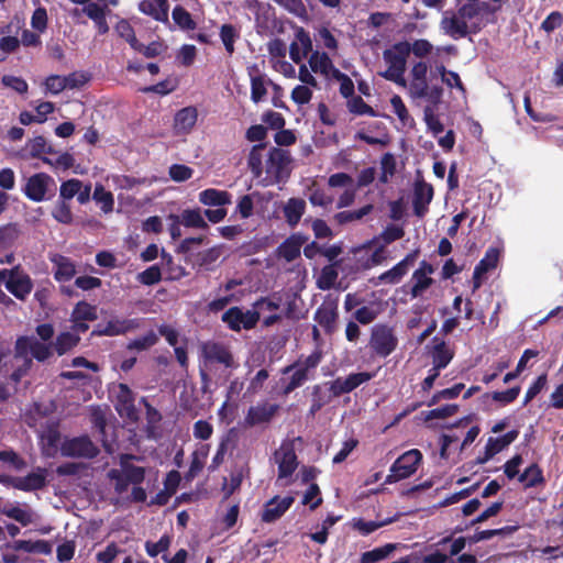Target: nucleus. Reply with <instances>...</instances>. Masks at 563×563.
I'll return each instance as SVG.
<instances>
[{
	"label": "nucleus",
	"instance_id": "1",
	"mask_svg": "<svg viewBox=\"0 0 563 563\" xmlns=\"http://www.w3.org/2000/svg\"><path fill=\"white\" fill-rule=\"evenodd\" d=\"M53 356L52 344H45L33 335H20L14 343V358H22L23 363L13 369L10 379L19 384L29 374L33 365V358L45 362Z\"/></svg>",
	"mask_w": 563,
	"mask_h": 563
},
{
	"label": "nucleus",
	"instance_id": "2",
	"mask_svg": "<svg viewBox=\"0 0 563 563\" xmlns=\"http://www.w3.org/2000/svg\"><path fill=\"white\" fill-rule=\"evenodd\" d=\"M409 55L410 43L407 41L397 42L390 48L385 49L383 58L388 64V68L380 73V76L398 86L406 87L407 81L404 75Z\"/></svg>",
	"mask_w": 563,
	"mask_h": 563
},
{
	"label": "nucleus",
	"instance_id": "3",
	"mask_svg": "<svg viewBox=\"0 0 563 563\" xmlns=\"http://www.w3.org/2000/svg\"><path fill=\"white\" fill-rule=\"evenodd\" d=\"M108 478L114 482V492L122 495L129 489L130 485H141L145 479V468L125 461H121V468H111Z\"/></svg>",
	"mask_w": 563,
	"mask_h": 563
},
{
	"label": "nucleus",
	"instance_id": "4",
	"mask_svg": "<svg viewBox=\"0 0 563 563\" xmlns=\"http://www.w3.org/2000/svg\"><path fill=\"white\" fill-rule=\"evenodd\" d=\"M421 460L422 454L417 449L405 452L391 464L390 473L386 476L385 484H394L410 477L416 473Z\"/></svg>",
	"mask_w": 563,
	"mask_h": 563
},
{
	"label": "nucleus",
	"instance_id": "5",
	"mask_svg": "<svg viewBox=\"0 0 563 563\" xmlns=\"http://www.w3.org/2000/svg\"><path fill=\"white\" fill-rule=\"evenodd\" d=\"M397 345L398 339L390 327L376 324L372 329L369 346L377 356H389L396 350Z\"/></svg>",
	"mask_w": 563,
	"mask_h": 563
},
{
	"label": "nucleus",
	"instance_id": "6",
	"mask_svg": "<svg viewBox=\"0 0 563 563\" xmlns=\"http://www.w3.org/2000/svg\"><path fill=\"white\" fill-rule=\"evenodd\" d=\"M221 320L232 331L239 332L242 329L252 330L260 321V311L247 310L243 311L240 307L229 308L221 317Z\"/></svg>",
	"mask_w": 563,
	"mask_h": 563
},
{
	"label": "nucleus",
	"instance_id": "7",
	"mask_svg": "<svg viewBox=\"0 0 563 563\" xmlns=\"http://www.w3.org/2000/svg\"><path fill=\"white\" fill-rule=\"evenodd\" d=\"M274 460L278 465V478L291 476L299 464L294 440H284L279 449L274 452Z\"/></svg>",
	"mask_w": 563,
	"mask_h": 563
},
{
	"label": "nucleus",
	"instance_id": "8",
	"mask_svg": "<svg viewBox=\"0 0 563 563\" xmlns=\"http://www.w3.org/2000/svg\"><path fill=\"white\" fill-rule=\"evenodd\" d=\"M60 453L66 457L95 459L99 449L87 435L65 440L60 445Z\"/></svg>",
	"mask_w": 563,
	"mask_h": 563
},
{
	"label": "nucleus",
	"instance_id": "9",
	"mask_svg": "<svg viewBox=\"0 0 563 563\" xmlns=\"http://www.w3.org/2000/svg\"><path fill=\"white\" fill-rule=\"evenodd\" d=\"M49 186H55L54 178L46 173H36L27 178L23 194L34 202H41L53 196H47Z\"/></svg>",
	"mask_w": 563,
	"mask_h": 563
},
{
	"label": "nucleus",
	"instance_id": "10",
	"mask_svg": "<svg viewBox=\"0 0 563 563\" xmlns=\"http://www.w3.org/2000/svg\"><path fill=\"white\" fill-rule=\"evenodd\" d=\"M374 377L373 373L358 372L351 373L345 378L336 377L335 379L328 382L324 386H329L330 393L334 398H339L344 394L352 393L362 384L369 382Z\"/></svg>",
	"mask_w": 563,
	"mask_h": 563
},
{
	"label": "nucleus",
	"instance_id": "11",
	"mask_svg": "<svg viewBox=\"0 0 563 563\" xmlns=\"http://www.w3.org/2000/svg\"><path fill=\"white\" fill-rule=\"evenodd\" d=\"M434 196V189L431 184L423 178H417L413 184L412 207L413 213L418 218H423L429 211V205Z\"/></svg>",
	"mask_w": 563,
	"mask_h": 563
},
{
	"label": "nucleus",
	"instance_id": "12",
	"mask_svg": "<svg viewBox=\"0 0 563 563\" xmlns=\"http://www.w3.org/2000/svg\"><path fill=\"white\" fill-rule=\"evenodd\" d=\"M141 325L140 319H120L112 318L104 325L98 324L92 331V335L98 336H117L122 335L133 330L139 329Z\"/></svg>",
	"mask_w": 563,
	"mask_h": 563
},
{
	"label": "nucleus",
	"instance_id": "13",
	"mask_svg": "<svg viewBox=\"0 0 563 563\" xmlns=\"http://www.w3.org/2000/svg\"><path fill=\"white\" fill-rule=\"evenodd\" d=\"M418 256V251H412L407 254L404 260L397 263L390 269L380 274L377 278H372L371 283L375 286L385 283V284H398L402 277L407 274L409 266L413 265L416 258Z\"/></svg>",
	"mask_w": 563,
	"mask_h": 563
},
{
	"label": "nucleus",
	"instance_id": "14",
	"mask_svg": "<svg viewBox=\"0 0 563 563\" xmlns=\"http://www.w3.org/2000/svg\"><path fill=\"white\" fill-rule=\"evenodd\" d=\"M15 268L16 273L5 280V288L16 299L24 301L33 290V280L21 269L20 265H16Z\"/></svg>",
	"mask_w": 563,
	"mask_h": 563
},
{
	"label": "nucleus",
	"instance_id": "15",
	"mask_svg": "<svg viewBox=\"0 0 563 563\" xmlns=\"http://www.w3.org/2000/svg\"><path fill=\"white\" fill-rule=\"evenodd\" d=\"M279 410L277 404H268L267 401L258 402L256 406H251L245 415L244 424L246 427H256L267 424Z\"/></svg>",
	"mask_w": 563,
	"mask_h": 563
},
{
	"label": "nucleus",
	"instance_id": "16",
	"mask_svg": "<svg viewBox=\"0 0 563 563\" xmlns=\"http://www.w3.org/2000/svg\"><path fill=\"white\" fill-rule=\"evenodd\" d=\"M203 357L212 363H219L229 368L238 367L228 346L220 342H207L202 345Z\"/></svg>",
	"mask_w": 563,
	"mask_h": 563
},
{
	"label": "nucleus",
	"instance_id": "17",
	"mask_svg": "<svg viewBox=\"0 0 563 563\" xmlns=\"http://www.w3.org/2000/svg\"><path fill=\"white\" fill-rule=\"evenodd\" d=\"M441 30L454 40L466 37L470 34V27L456 12L445 11L440 22Z\"/></svg>",
	"mask_w": 563,
	"mask_h": 563
},
{
	"label": "nucleus",
	"instance_id": "18",
	"mask_svg": "<svg viewBox=\"0 0 563 563\" xmlns=\"http://www.w3.org/2000/svg\"><path fill=\"white\" fill-rule=\"evenodd\" d=\"M10 485L22 492H35L43 489L46 484V470L38 467L36 472L29 473L25 476L11 477Z\"/></svg>",
	"mask_w": 563,
	"mask_h": 563
},
{
	"label": "nucleus",
	"instance_id": "19",
	"mask_svg": "<svg viewBox=\"0 0 563 563\" xmlns=\"http://www.w3.org/2000/svg\"><path fill=\"white\" fill-rule=\"evenodd\" d=\"M295 498L291 496H274L265 503L264 509L261 516L263 522L272 523L278 520L292 506Z\"/></svg>",
	"mask_w": 563,
	"mask_h": 563
},
{
	"label": "nucleus",
	"instance_id": "20",
	"mask_svg": "<svg viewBox=\"0 0 563 563\" xmlns=\"http://www.w3.org/2000/svg\"><path fill=\"white\" fill-rule=\"evenodd\" d=\"M519 435V431L514 429L508 431L501 437L498 438H488L486 445H485V452L483 456H478L476 462L477 464H485L488 462L492 457H494L497 453L506 449L508 445H510Z\"/></svg>",
	"mask_w": 563,
	"mask_h": 563
},
{
	"label": "nucleus",
	"instance_id": "21",
	"mask_svg": "<svg viewBox=\"0 0 563 563\" xmlns=\"http://www.w3.org/2000/svg\"><path fill=\"white\" fill-rule=\"evenodd\" d=\"M289 163L290 156L287 151L273 147L266 161V173L278 181L282 179Z\"/></svg>",
	"mask_w": 563,
	"mask_h": 563
},
{
	"label": "nucleus",
	"instance_id": "22",
	"mask_svg": "<svg viewBox=\"0 0 563 563\" xmlns=\"http://www.w3.org/2000/svg\"><path fill=\"white\" fill-rule=\"evenodd\" d=\"M499 251L496 247H489L484 257L477 263L473 272V291L481 288L483 277L486 273L497 267Z\"/></svg>",
	"mask_w": 563,
	"mask_h": 563
},
{
	"label": "nucleus",
	"instance_id": "23",
	"mask_svg": "<svg viewBox=\"0 0 563 563\" xmlns=\"http://www.w3.org/2000/svg\"><path fill=\"white\" fill-rule=\"evenodd\" d=\"M134 400V394L131 388L126 384H119L114 407L121 417L136 418Z\"/></svg>",
	"mask_w": 563,
	"mask_h": 563
},
{
	"label": "nucleus",
	"instance_id": "24",
	"mask_svg": "<svg viewBox=\"0 0 563 563\" xmlns=\"http://www.w3.org/2000/svg\"><path fill=\"white\" fill-rule=\"evenodd\" d=\"M338 318V306L334 301H324L314 312V320L329 334L334 332Z\"/></svg>",
	"mask_w": 563,
	"mask_h": 563
},
{
	"label": "nucleus",
	"instance_id": "25",
	"mask_svg": "<svg viewBox=\"0 0 563 563\" xmlns=\"http://www.w3.org/2000/svg\"><path fill=\"white\" fill-rule=\"evenodd\" d=\"M249 76L251 84V100L260 103L267 95V86H269L267 76L260 71L256 65L249 67Z\"/></svg>",
	"mask_w": 563,
	"mask_h": 563
},
{
	"label": "nucleus",
	"instance_id": "26",
	"mask_svg": "<svg viewBox=\"0 0 563 563\" xmlns=\"http://www.w3.org/2000/svg\"><path fill=\"white\" fill-rule=\"evenodd\" d=\"M308 238L300 233L291 234L278 247L277 255L287 262H292L300 256V250Z\"/></svg>",
	"mask_w": 563,
	"mask_h": 563
},
{
	"label": "nucleus",
	"instance_id": "27",
	"mask_svg": "<svg viewBox=\"0 0 563 563\" xmlns=\"http://www.w3.org/2000/svg\"><path fill=\"white\" fill-rule=\"evenodd\" d=\"M428 65L426 62H418L411 68L410 89L416 97L424 98L428 96L429 84L427 80Z\"/></svg>",
	"mask_w": 563,
	"mask_h": 563
},
{
	"label": "nucleus",
	"instance_id": "28",
	"mask_svg": "<svg viewBox=\"0 0 563 563\" xmlns=\"http://www.w3.org/2000/svg\"><path fill=\"white\" fill-rule=\"evenodd\" d=\"M7 550L23 551L26 553H36L49 555L53 551L52 544L46 540H15L12 543L4 544Z\"/></svg>",
	"mask_w": 563,
	"mask_h": 563
},
{
	"label": "nucleus",
	"instance_id": "29",
	"mask_svg": "<svg viewBox=\"0 0 563 563\" xmlns=\"http://www.w3.org/2000/svg\"><path fill=\"white\" fill-rule=\"evenodd\" d=\"M198 118L197 109L186 107L176 112L174 118V131L176 134H187L195 126Z\"/></svg>",
	"mask_w": 563,
	"mask_h": 563
},
{
	"label": "nucleus",
	"instance_id": "30",
	"mask_svg": "<svg viewBox=\"0 0 563 563\" xmlns=\"http://www.w3.org/2000/svg\"><path fill=\"white\" fill-rule=\"evenodd\" d=\"M433 349L431 351V357H432V367L435 368V371H441L445 368L450 362L452 361L454 353L451 351L446 343L441 340L439 341L438 338H433Z\"/></svg>",
	"mask_w": 563,
	"mask_h": 563
},
{
	"label": "nucleus",
	"instance_id": "31",
	"mask_svg": "<svg viewBox=\"0 0 563 563\" xmlns=\"http://www.w3.org/2000/svg\"><path fill=\"white\" fill-rule=\"evenodd\" d=\"M52 262L55 265L54 278L58 283L69 282L76 275L75 264L69 257L55 255Z\"/></svg>",
	"mask_w": 563,
	"mask_h": 563
},
{
	"label": "nucleus",
	"instance_id": "32",
	"mask_svg": "<svg viewBox=\"0 0 563 563\" xmlns=\"http://www.w3.org/2000/svg\"><path fill=\"white\" fill-rule=\"evenodd\" d=\"M306 210V201L300 198H290L284 206L283 212L289 227L295 228Z\"/></svg>",
	"mask_w": 563,
	"mask_h": 563
},
{
	"label": "nucleus",
	"instance_id": "33",
	"mask_svg": "<svg viewBox=\"0 0 563 563\" xmlns=\"http://www.w3.org/2000/svg\"><path fill=\"white\" fill-rule=\"evenodd\" d=\"M199 201L205 206L223 207L231 203V195L225 190L208 188L199 194Z\"/></svg>",
	"mask_w": 563,
	"mask_h": 563
},
{
	"label": "nucleus",
	"instance_id": "34",
	"mask_svg": "<svg viewBox=\"0 0 563 563\" xmlns=\"http://www.w3.org/2000/svg\"><path fill=\"white\" fill-rule=\"evenodd\" d=\"M332 398V393L330 390H324V385H314L311 391V406L309 409V413L313 417L317 412H319L325 405H328Z\"/></svg>",
	"mask_w": 563,
	"mask_h": 563
},
{
	"label": "nucleus",
	"instance_id": "35",
	"mask_svg": "<svg viewBox=\"0 0 563 563\" xmlns=\"http://www.w3.org/2000/svg\"><path fill=\"white\" fill-rule=\"evenodd\" d=\"M398 545V543H386L383 547L366 551L362 553L360 563H377L379 561L386 560L394 551H396Z\"/></svg>",
	"mask_w": 563,
	"mask_h": 563
},
{
	"label": "nucleus",
	"instance_id": "36",
	"mask_svg": "<svg viewBox=\"0 0 563 563\" xmlns=\"http://www.w3.org/2000/svg\"><path fill=\"white\" fill-rule=\"evenodd\" d=\"M518 481L523 483L526 488L537 487L545 482L543 472L537 463L527 467L523 473L519 475Z\"/></svg>",
	"mask_w": 563,
	"mask_h": 563
},
{
	"label": "nucleus",
	"instance_id": "37",
	"mask_svg": "<svg viewBox=\"0 0 563 563\" xmlns=\"http://www.w3.org/2000/svg\"><path fill=\"white\" fill-rule=\"evenodd\" d=\"M161 256L167 280H179L187 275L186 268L180 264H176L170 254L163 250Z\"/></svg>",
	"mask_w": 563,
	"mask_h": 563
},
{
	"label": "nucleus",
	"instance_id": "38",
	"mask_svg": "<svg viewBox=\"0 0 563 563\" xmlns=\"http://www.w3.org/2000/svg\"><path fill=\"white\" fill-rule=\"evenodd\" d=\"M178 217L181 224L186 228H195L201 230H207L209 228L199 208L185 209Z\"/></svg>",
	"mask_w": 563,
	"mask_h": 563
},
{
	"label": "nucleus",
	"instance_id": "39",
	"mask_svg": "<svg viewBox=\"0 0 563 563\" xmlns=\"http://www.w3.org/2000/svg\"><path fill=\"white\" fill-rule=\"evenodd\" d=\"M265 143H258L254 145L247 157V167L250 168L254 178H258L263 174V154L262 152L265 150Z\"/></svg>",
	"mask_w": 563,
	"mask_h": 563
},
{
	"label": "nucleus",
	"instance_id": "40",
	"mask_svg": "<svg viewBox=\"0 0 563 563\" xmlns=\"http://www.w3.org/2000/svg\"><path fill=\"white\" fill-rule=\"evenodd\" d=\"M79 341L80 338L77 334L70 332H62L57 335L55 342L51 344L53 352L56 351V353L62 356L75 347Z\"/></svg>",
	"mask_w": 563,
	"mask_h": 563
},
{
	"label": "nucleus",
	"instance_id": "41",
	"mask_svg": "<svg viewBox=\"0 0 563 563\" xmlns=\"http://www.w3.org/2000/svg\"><path fill=\"white\" fill-rule=\"evenodd\" d=\"M309 66L313 73H320L329 76L333 63L327 53H319L318 51L311 53L309 57Z\"/></svg>",
	"mask_w": 563,
	"mask_h": 563
},
{
	"label": "nucleus",
	"instance_id": "42",
	"mask_svg": "<svg viewBox=\"0 0 563 563\" xmlns=\"http://www.w3.org/2000/svg\"><path fill=\"white\" fill-rule=\"evenodd\" d=\"M26 148L30 152V156L33 158L42 159L44 157L43 154L56 153L52 145L47 144L46 139L42 135L30 139L26 143Z\"/></svg>",
	"mask_w": 563,
	"mask_h": 563
},
{
	"label": "nucleus",
	"instance_id": "43",
	"mask_svg": "<svg viewBox=\"0 0 563 563\" xmlns=\"http://www.w3.org/2000/svg\"><path fill=\"white\" fill-rule=\"evenodd\" d=\"M52 217L62 224H71L74 214L70 202L58 198L51 211Z\"/></svg>",
	"mask_w": 563,
	"mask_h": 563
},
{
	"label": "nucleus",
	"instance_id": "44",
	"mask_svg": "<svg viewBox=\"0 0 563 563\" xmlns=\"http://www.w3.org/2000/svg\"><path fill=\"white\" fill-rule=\"evenodd\" d=\"M139 10L142 13L152 16L156 21H159V22L168 21V9L165 7H159V4L154 3L151 0H142L139 3Z\"/></svg>",
	"mask_w": 563,
	"mask_h": 563
},
{
	"label": "nucleus",
	"instance_id": "45",
	"mask_svg": "<svg viewBox=\"0 0 563 563\" xmlns=\"http://www.w3.org/2000/svg\"><path fill=\"white\" fill-rule=\"evenodd\" d=\"M374 210V206L372 203H367L360 208L358 210L352 211H341L334 216V219L339 224H345L349 222L357 221L363 219L365 216L369 214Z\"/></svg>",
	"mask_w": 563,
	"mask_h": 563
},
{
	"label": "nucleus",
	"instance_id": "46",
	"mask_svg": "<svg viewBox=\"0 0 563 563\" xmlns=\"http://www.w3.org/2000/svg\"><path fill=\"white\" fill-rule=\"evenodd\" d=\"M338 271L334 264L325 265L317 279V286L321 290H329L334 287L338 279Z\"/></svg>",
	"mask_w": 563,
	"mask_h": 563
},
{
	"label": "nucleus",
	"instance_id": "47",
	"mask_svg": "<svg viewBox=\"0 0 563 563\" xmlns=\"http://www.w3.org/2000/svg\"><path fill=\"white\" fill-rule=\"evenodd\" d=\"M97 318V307L87 301H79L71 312V320L95 321Z\"/></svg>",
	"mask_w": 563,
	"mask_h": 563
},
{
	"label": "nucleus",
	"instance_id": "48",
	"mask_svg": "<svg viewBox=\"0 0 563 563\" xmlns=\"http://www.w3.org/2000/svg\"><path fill=\"white\" fill-rule=\"evenodd\" d=\"M172 16L174 22L183 30L191 31L197 26L191 14L179 4L173 9Z\"/></svg>",
	"mask_w": 563,
	"mask_h": 563
},
{
	"label": "nucleus",
	"instance_id": "49",
	"mask_svg": "<svg viewBox=\"0 0 563 563\" xmlns=\"http://www.w3.org/2000/svg\"><path fill=\"white\" fill-rule=\"evenodd\" d=\"M222 254V246L217 245L197 254V263L200 267L211 269Z\"/></svg>",
	"mask_w": 563,
	"mask_h": 563
},
{
	"label": "nucleus",
	"instance_id": "50",
	"mask_svg": "<svg viewBox=\"0 0 563 563\" xmlns=\"http://www.w3.org/2000/svg\"><path fill=\"white\" fill-rule=\"evenodd\" d=\"M92 198L96 202L101 203V210L106 213L111 212L113 210V195L111 191L106 190V188L98 184L95 187Z\"/></svg>",
	"mask_w": 563,
	"mask_h": 563
},
{
	"label": "nucleus",
	"instance_id": "51",
	"mask_svg": "<svg viewBox=\"0 0 563 563\" xmlns=\"http://www.w3.org/2000/svg\"><path fill=\"white\" fill-rule=\"evenodd\" d=\"M20 235L19 225L16 223H8L0 227V246L3 249L11 247Z\"/></svg>",
	"mask_w": 563,
	"mask_h": 563
},
{
	"label": "nucleus",
	"instance_id": "52",
	"mask_svg": "<svg viewBox=\"0 0 563 563\" xmlns=\"http://www.w3.org/2000/svg\"><path fill=\"white\" fill-rule=\"evenodd\" d=\"M299 38L303 45V52H301L297 42H292L289 47V56L291 60L296 64H299L302 57H305L307 53L311 49V41L309 36L303 33V31H300Z\"/></svg>",
	"mask_w": 563,
	"mask_h": 563
},
{
	"label": "nucleus",
	"instance_id": "53",
	"mask_svg": "<svg viewBox=\"0 0 563 563\" xmlns=\"http://www.w3.org/2000/svg\"><path fill=\"white\" fill-rule=\"evenodd\" d=\"M158 342L157 334L151 330L146 334L136 338L128 343V350L145 351Z\"/></svg>",
	"mask_w": 563,
	"mask_h": 563
},
{
	"label": "nucleus",
	"instance_id": "54",
	"mask_svg": "<svg viewBox=\"0 0 563 563\" xmlns=\"http://www.w3.org/2000/svg\"><path fill=\"white\" fill-rule=\"evenodd\" d=\"M412 280L413 285L410 290L412 298L421 296L433 284V279L431 277L420 272H413Z\"/></svg>",
	"mask_w": 563,
	"mask_h": 563
},
{
	"label": "nucleus",
	"instance_id": "55",
	"mask_svg": "<svg viewBox=\"0 0 563 563\" xmlns=\"http://www.w3.org/2000/svg\"><path fill=\"white\" fill-rule=\"evenodd\" d=\"M347 108L351 113L357 114V115H369V117H376V111L367 104L362 97L360 96H353L347 101Z\"/></svg>",
	"mask_w": 563,
	"mask_h": 563
},
{
	"label": "nucleus",
	"instance_id": "56",
	"mask_svg": "<svg viewBox=\"0 0 563 563\" xmlns=\"http://www.w3.org/2000/svg\"><path fill=\"white\" fill-rule=\"evenodd\" d=\"M2 514L10 519H13L22 526H27L32 522V512L26 509H22L18 506L4 507Z\"/></svg>",
	"mask_w": 563,
	"mask_h": 563
},
{
	"label": "nucleus",
	"instance_id": "57",
	"mask_svg": "<svg viewBox=\"0 0 563 563\" xmlns=\"http://www.w3.org/2000/svg\"><path fill=\"white\" fill-rule=\"evenodd\" d=\"M81 187L82 181L77 178H71L66 181H63L59 187V198L69 201L77 196Z\"/></svg>",
	"mask_w": 563,
	"mask_h": 563
},
{
	"label": "nucleus",
	"instance_id": "58",
	"mask_svg": "<svg viewBox=\"0 0 563 563\" xmlns=\"http://www.w3.org/2000/svg\"><path fill=\"white\" fill-rule=\"evenodd\" d=\"M239 34L232 24H223L220 30V37L225 51L231 55L234 53V42Z\"/></svg>",
	"mask_w": 563,
	"mask_h": 563
},
{
	"label": "nucleus",
	"instance_id": "59",
	"mask_svg": "<svg viewBox=\"0 0 563 563\" xmlns=\"http://www.w3.org/2000/svg\"><path fill=\"white\" fill-rule=\"evenodd\" d=\"M244 478V468L241 467L239 470H234L230 475V483L227 484L224 482L222 490L224 493V498H229L233 495L242 485Z\"/></svg>",
	"mask_w": 563,
	"mask_h": 563
},
{
	"label": "nucleus",
	"instance_id": "60",
	"mask_svg": "<svg viewBox=\"0 0 563 563\" xmlns=\"http://www.w3.org/2000/svg\"><path fill=\"white\" fill-rule=\"evenodd\" d=\"M309 379L308 374L300 367L291 375L290 380L283 387L282 394L287 396L295 389L301 387Z\"/></svg>",
	"mask_w": 563,
	"mask_h": 563
},
{
	"label": "nucleus",
	"instance_id": "61",
	"mask_svg": "<svg viewBox=\"0 0 563 563\" xmlns=\"http://www.w3.org/2000/svg\"><path fill=\"white\" fill-rule=\"evenodd\" d=\"M137 280L146 286H152L162 280V271L158 265H152L137 275Z\"/></svg>",
	"mask_w": 563,
	"mask_h": 563
},
{
	"label": "nucleus",
	"instance_id": "62",
	"mask_svg": "<svg viewBox=\"0 0 563 563\" xmlns=\"http://www.w3.org/2000/svg\"><path fill=\"white\" fill-rule=\"evenodd\" d=\"M170 538L167 534L161 537L157 542L146 541L145 551L151 558L157 556L159 553H164L169 549Z\"/></svg>",
	"mask_w": 563,
	"mask_h": 563
},
{
	"label": "nucleus",
	"instance_id": "63",
	"mask_svg": "<svg viewBox=\"0 0 563 563\" xmlns=\"http://www.w3.org/2000/svg\"><path fill=\"white\" fill-rule=\"evenodd\" d=\"M168 175L174 181L183 183L192 177L194 169L184 164H173L169 167Z\"/></svg>",
	"mask_w": 563,
	"mask_h": 563
},
{
	"label": "nucleus",
	"instance_id": "64",
	"mask_svg": "<svg viewBox=\"0 0 563 563\" xmlns=\"http://www.w3.org/2000/svg\"><path fill=\"white\" fill-rule=\"evenodd\" d=\"M405 230L395 224L387 225L379 235V239L384 242V245L391 244L393 242L402 239Z\"/></svg>",
	"mask_w": 563,
	"mask_h": 563
}]
</instances>
